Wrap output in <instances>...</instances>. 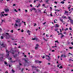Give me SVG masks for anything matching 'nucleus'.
<instances>
[{"label":"nucleus","instance_id":"nucleus-8","mask_svg":"<svg viewBox=\"0 0 73 73\" xmlns=\"http://www.w3.org/2000/svg\"><path fill=\"white\" fill-rule=\"evenodd\" d=\"M60 57H66V55H65V54H62V55Z\"/></svg>","mask_w":73,"mask_h":73},{"label":"nucleus","instance_id":"nucleus-48","mask_svg":"<svg viewBox=\"0 0 73 73\" xmlns=\"http://www.w3.org/2000/svg\"><path fill=\"white\" fill-rule=\"evenodd\" d=\"M45 24H46V22H45L43 23V25H44Z\"/></svg>","mask_w":73,"mask_h":73},{"label":"nucleus","instance_id":"nucleus-59","mask_svg":"<svg viewBox=\"0 0 73 73\" xmlns=\"http://www.w3.org/2000/svg\"><path fill=\"white\" fill-rule=\"evenodd\" d=\"M38 40V39L37 38H36L35 39V40H36V41H37Z\"/></svg>","mask_w":73,"mask_h":73},{"label":"nucleus","instance_id":"nucleus-15","mask_svg":"<svg viewBox=\"0 0 73 73\" xmlns=\"http://www.w3.org/2000/svg\"><path fill=\"white\" fill-rule=\"evenodd\" d=\"M58 29L57 28V29H54V31H58Z\"/></svg>","mask_w":73,"mask_h":73},{"label":"nucleus","instance_id":"nucleus-51","mask_svg":"<svg viewBox=\"0 0 73 73\" xmlns=\"http://www.w3.org/2000/svg\"><path fill=\"white\" fill-rule=\"evenodd\" d=\"M45 5L44 4H43L42 5L43 7H44V6H45Z\"/></svg>","mask_w":73,"mask_h":73},{"label":"nucleus","instance_id":"nucleus-62","mask_svg":"<svg viewBox=\"0 0 73 73\" xmlns=\"http://www.w3.org/2000/svg\"><path fill=\"white\" fill-rule=\"evenodd\" d=\"M36 1L35 0H34V3H35Z\"/></svg>","mask_w":73,"mask_h":73},{"label":"nucleus","instance_id":"nucleus-17","mask_svg":"<svg viewBox=\"0 0 73 73\" xmlns=\"http://www.w3.org/2000/svg\"><path fill=\"white\" fill-rule=\"evenodd\" d=\"M61 3H62V4H64V3H65V2H64V1H62L61 2Z\"/></svg>","mask_w":73,"mask_h":73},{"label":"nucleus","instance_id":"nucleus-16","mask_svg":"<svg viewBox=\"0 0 73 73\" xmlns=\"http://www.w3.org/2000/svg\"><path fill=\"white\" fill-rule=\"evenodd\" d=\"M5 35H8V36H9V37H10V35H9V33H5Z\"/></svg>","mask_w":73,"mask_h":73},{"label":"nucleus","instance_id":"nucleus-18","mask_svg":"<svg viewBox=\"0 0 73 73\" xmlns=\"http://www.w3.org/2000/svg\"><path fill=\"white\" fill-rule=\"evenodd\" d=\"M65 37V36L64 35H62L61 36H60V38H62V37Z\"/></svg>","mask_w":73,"mask_h":73},{"label":"nucleus","instance_id":"nucleus-29","mask_svg":"<svg viewBox=\"0 0 73 73\" xmlns=\"http://www.w3.org/2000/svg\"><path fill=\"white\" fill-rule=\"evenodd\" d=\"M55 42H57L58 44H59V42H58L57 40L55 41Z\"/></svg>","mask_w":73,"mask_h":73},{"label":"nucleus","instance_id":"nucleus-9","mask_svg":"<svg viewBox=\"0 0 73 73\" xmlns=\"http://www.w3.org/2000/svg\"><path fill=\"white\" fill-rule=\"evenodd\" d=\"M36 5H37L36 6V7H37V8L39 7H40V3L37 4Z\"/></svg>","mask_w":73,"mask_h":73},{"label":"nucleus","instance_id":"nucleus-40","mask_svg":"<svg viewBox=\"0 0 73 73\" xmlns=\"http://www.w3.org/2000/svg\"><path fill=\"white\" fill-rule=\"evenodd\" d=\"M23 23H24L25 25H26V24H25V23H26V22H23Z\"/></svg>","mask_w":73,"mask_h":73},{"label":"nucleus","instance_id":"nucleus-60","mask_svg":"<svg viewBox=\"0 0 73 73\" xmlns=\"http://www.w3.org/2000/svg\"><path fill=\"white\" fill-rule=\"evenodd\" d=\"M16 5L15 4H13V6H15Z\"/></svg>","mask_w":73,"mask_h":73},{"label":"nucleus","instance_id":"nucleus-5","mask_svg":"<svg viewBox=\"0 0 73 73\" xmlns=\"http://www.w3.org/2000/svg\"><path fill=\"white\" fill-rule=\"evenodd\" d=\"M4 11L5 12H9V10L8 9H4Z\"/></svg>","mask_w":73,"mask_h":73},{"label":"nucleus","instance_id":"nucleus-52","mask_svg":"<svg viewBox=\"0 0 73 73\" xmlns=\"http://www.w3.org/2000/svg\"><path fill=\"white\" fill-rule=\"evenodd\" d=\"M66 30H68V28H66L65 30V31H66Z\"/></svg>","mask_w":73,"mask_h":73},{"label":"nucleus","instance_id":"nucleus-25","mask_svg":"<svg viewBox=\"0 0 73 73\" xmlns=\"http://www.w3.org/2000/svg\"><path fill=\"white\" fill-rule=\"evenodd\" d=\"M55 11H58V12H59V11H60V10H56V9H55Z\"/></svg>","mask_w":73,"mask_h":73},{"label":"nucleus","instance_id":"nucleus-47","mask_svg":"<svg viewBox=\"0 0 73 73\" xmlns=\"http://www.w3.org/2000/svg\"><path fill=\"white\" fill-rule=\"evenodd\" d=\"M38 11H39V12H40V13H41V11L40 10H39Z\"/></svg>","mask_w":73,"mask_h":73},{"label":"nucleus","instance_id":"nucleus-22","mask_svg":"<svg viewBox=\"0 0 73 73\" xmlns=\"http://www.w3.org/2000/svg\"><path fill=\"white\" fill-rule=\"evenodd\" d=\"M57 21V20L56 19L54 20V23H57V22H56V21Z\"/></svg>","mask_w":73,"mask_h":73},{"label":"nucleus","instance_id":"nucleus-53","mask_svg":"<svg viewBox=\"0 0 73 73\" xmlns=\"http://www.w3.org/2000/svg\"><path fill=\"white\" fill-rule=\"evenodd\" d=\"M24 57H27V55H24Z\"/></svg>","mask_w":73,"mask_h":73},{"label":"nucleus","instance_id":"nucleus-26","mask_svg":"<svg viewBox=\"0 0 73 73\" xmlns=\"http://www.w3.org/2000/svg\"><path fill=\"white\" fill-rule=\"evenodd\" d=\"M60 21H61V22H62V23H63V24H64V23H64V21H63V20H60Z\"/></svg>","mask_w":73,"mask_h":73},{"label":"nucleus","instance_id":"nucleus-4","mask_svg":"<svg viewBox=\"0 0 73 73\" xmlns=\"http://www.w3.org/2000/svg\"><path fill=\"white\" fill-rule=\"evenodd\" d=\"M25 63L24 62L23 63V65L24 66H26V63H27L28 62L27 61V60H25Z\"/></svg>","mask_w":73,"mask_h":73},{"label":"nucleus","instance_id":"nucleus-6","mask_svg":"<svg viewBox=\"0 0 73 73\" xmlns=\"http://www.w3.org/2000/svg\"><path fill=\"white\" fill-rule=\"evenodd\" d=\"M64 14L65 15H68H68H70V14H69V13H68V12L66 11H65Z\"/></svg>","mask_w":73,"mask_h":73},{"label":"nucleus","instance_id":"nucleus-12","mask_svg":"<svg viewBox=\"0 0 73 73\" xmlns=\"http://www.w3.org/2000/svg\"><path fill=\"white\" fill-rule=\"evenodd\" d=\"M35 49H38V46H35Z\"/></svg>","mask_w":73,"mask_h":73},{"label":"nucleus","instance_id":"nucleus-41","mask_svg":"<svg viewBox=\"0 0 73 73\" xmlns=\"http://www.w3.org/2000/svg\"><path fill=\"white\" fill-rule=\"evenodd\" d=\"M69 29L70 30H72V28L71 27H69Z\"/></svg>","mask_w":73,"mask_h":73},{"label":"nucleus","instance_id":"nucleus-45","mask_svg":"<svg viewBox=\"0 0 73 73\" xmlns=\"http://www.w3.org/2000/svg\"><path fill=\"white\" fill-rule=\"evenodd\" d=\"M69 48V49H72V47H70Z\"/></svg>","mask_w":73,"mask_h":73},{"label":"nucleus","instance_id":"nucleus-24","mask_svg":"<svg viewBox=\"0 0 73 73\" xmlns=\"http://www.w3.org/2000/svg\"><path fill=\"white\" fill-rule=\"evenodd\" d=\"M11 71L13 72V73H14L15 72V70H14L13 69H12L11 70Z\"/></svg>","mask_w":73,"mask_h":73},{"label":"nucleus","instance_id":"nucleus-43","mask_svg":"<svg viewBox=\"0 0 73 73\" xmlns=\"http://www.w3.org/2000/svg\"><path fill=\"white\" fill-rule=\"evenodd\" d=\"M2 22L3 23V22H4V21H5L4 20H3V19L1 20Z\"/></svg>","mask_w":73,"mask_h":73},{"label":"nucleus","instance_id":"nucleus-63","mask_svg":"<svg viewBox=\"0 0 73 73\" xmlns=\"http://www.w3.org/2000/svg\"><path fill=\"white\" fill-rule=\"evenodd\" d=\"M54 51H55V50H52V52H54Z\"/></svg>","mask_w":73,"mask_h":73},{"label":"nucleus","instance_id":"nucleus-21","mask_svg":"<svg viewBox=\"0 0 73 73\" xmlns=\"http://www.w3.org/2000/svg\"><path fill=\"white\" fill-rule=\"evenodd\" d=\"M17 20H19V22H18L19 23H20V19H17Z\"/></svg>","mask_w":73,"mask_h":73},{"label":"nucleus","instance_id":"nucleus-11","mask_svg":"<svg viewBox=\"0 0 73 73\" xmlns=\"http://www.w3.org/2000/svg\"><path fill=\"white\" fill-rule=\"evenodd\" d=\"M18 26V25H17V24H15V25H14V27L15 28H16V27H17Z\"/></svg>","mask_w":73,"mask_h":73},{"label":"nucleus","instance_id":"nucleus-50","mask_svg":"<svg viewBox=\"0 0 73 73\" xmlns=\"http://www.w3.org/2000/svg\"><path fill=\"white\" fill-rule=\"evenodd\" d=\"M9 60H12V58H10L9 59Z\"/></svg>","mask_w":73,"mask_h":73},{"label":"nucleus","instance_id":"nucleus-28","mask_svg":"<svg viewBox=\"0 0 73 73\" xmlns=\"http://www.w3.org/2000/svg\"><path fill=\"white\" fill-rule=\"evenodd\" d=\"M4 64H5V65H7V62H6L5 61Z\"/></svg>","mask_w":73,"mask_h":73},{"label":"nucleus","instance_id":"nucleus-36","mask_svg":"<svg viewBox=\"0 0 73 73\" xmlns=\"http://www.w3.org/2000/svg\"><path fill=\"white\" fill-rule=\"evenodd\" d=\"M28 12V10H25V12L27 13V12Z\"/></svg>","mask_w":73,"mask_h":73},{"label":"nucleus","instance_id":"nucleus-7","mask_svg":"<svg viewBox=\"0 0 73 73\" xmlns=\"http://www.w3.org/2000/svg\"><path fill=\"white\" fill-rule=\"evenodd\" d=\"M1 46H2L3 47H5L6 46V45L5 44H4V43H3L1 44Z\"/></svg>","mask_w":73,"mask_h":73},{"label":"nucleus","instance_id":"nucleus-27","mask_svg":"<svg viewBox=\"0 0 73 73\" xmlns=\"http://www.w3.org/2000/svg\"><path fill=\"white\" fill-rule=\"evenodd\" d=\"M62 68H63V67H62V66H61L59 67V69H62Z\"/></svg>","mask_w":73,"mask_h":73},{"label":"nucleus","instance_id":"nucleus-20","mask_svg":"<svg viewBox=\"0 0 73 73\" xmlns=\"http://www.w3.org/2000/svg\"><path fill=\"white\" fill-rule=\"evenodd\" d=\"M21 23H19V27H20L21 26Z\"/></svg>","mask_w":73,"mask_h":73},{"label":"nucleus","instance_id":"nucleus-46","mask_svg":"<svg viewBox=\"0 0 73 73\" xmlns=\"http://www.w3.org/2000/svg\"><path fill=\"white\" fill-rule=\"evenodd\" d=\"M5 12L4 11H3L1 13V14H2L3 13H4Z\"/></svg>","mask_w":73,"mask_h":73},{"label":"nucleus","instance_id":"nucleus-14","mask_svg":"<svg viewBox=\"0 0 73 73\" xmlns=\"http://www.w3.org/2000/svg\"><path fill=\"white\" fill-rule=\"evenodd\" d=\"M62 18H63V19H64V18H65V19H67V18H66V16H63L62 17Z\"/></svg>","mask_w":73,"mask_h":73},{"label":"nucleus","instance_id":"nucleus-42","mask_svg":"<svg viewBox=\"0 0 73 73\" xmlns=\"http://www.w3.org/2000/svg\"><path fill=\"white\" fill-rule=\"evenodd\" d=\"M48 1H49V0H46V3H48Z\"/></svg>","mask_w":73,"mask_h":73},{"label":"nucleus","instance_id":"nucleus-1","mask_svg":"<svg viewBox=\"0 0 73 73\" xmlns=\"http://www.w3.org/2000/svg\"><path fill=\"white\" fill-rule=\"evenodd\" d=\"M45 56L48 57V58H47L46 57V60H48V61H49V60H50V58L49 57V56L48 55H46Z\"/></svg>","mask_w":73,"mask_h":73},{"label":"nucleus","instance_id":"nucleus-37","mask_svg":"<svg viewBox=\"0 0 73 73\" xmlns=\"http://www.w3.org/2000/svg\"><path fill=\"white\" fill-rule=\"evenodd\" d=\"M33 9L35 11V10H36V9L35 8H33L32 9V10H33Z\"/></svg>","mask_w":73,"mask_h":73},{"label":"nucleus","instance_id":"nucleus-30","mask_svg":"<svg viewBox=\"0 0 73 73\" xmlns=\"http://www.w3.org/2000/svg\"><path fill=\"white\" fill-rule=\"evenodd\" d=\"M1 39H3L4 38V37L2 36H1Z\"/></svg>","mask_w":73,"mask_h":73},{"label":"nucleus","instance_id":"nucleus-54","mask_svg":"<svg viewBox=\"0 0 73 73\" xmlns=\"http://www.w3.org/2000/svg\"><path fill=\"white\" fill-rule=\"evenodd\" d=\"M21 32H24V30H23V29H22V31H21Z\"/></svg>","mask_w":73,"mask_h":73},{"label":"nucleus","instance_id":"nucleus-35","mask_svg":"<svg viewBox=\"0 0 73 73\" xmlns=\"http://www.w3.org/2000/svg\"><path fill=\"white\" fill-rule=\"evenodd\" d=\"M27 33H31V31H29V30L27 31Z\"/></svg>","mask_w":73,"mask_h":73},{"label":"nucleus","instance_id":"nucleus-61","mask_svg":"<svg viewBox=\"0 0 73 73\" xmlns=\"http://www.w3.org/2000/svg\"><path fill=\"white\" fill-rule=\"evenodd\" d=\"M63 34H66V32H64L63 33Z\"/></svg>","mask_w":73,"mask_h":73},{"label":"nucleus","instance_id":"nucleus-10","mask_svg":"<svg viewBox=\"0 0 73 73\" xmlns=\"http://www.w3.org/2000/svg\"><path fill=\"white\" fill-rule=\"evenodd\" d=\"M32 67L33 68V69H34V68H35V69H36V68H37V67L35 66H32Z\"/></svg>","mask_w":73,"mask_h":73},{"label":"nucleus","instance_id":"nucleus-2","mask_svg":"<svg viewBox=\"0 0 73 73\" xmlns=\"http://www.w3.org/2000/svg\"><path fill=\"white\" fill-rule=\"evenodd\" d=\"M35 62L36 64H38V63H41L42 61H40L39 60H35Z\"/></svg>","mask_w":73,"mask_h":73},{"label":"nucleus","instance_id":"nucleus-55","mask_svg":"<svg viewBox=\"0 0 73 73\" xmlns=\"http://www.w3.org/2000/svg\"><path fill=\"white\" fill-rule=\"evenodd\" d=\"M36 46H38V44H36Z\"/></svg>","mask_w":73,"mask_h":73},{"label":"nucleus","instance_id":"nucleus-58","mask_svg":"<svg viewBox=\"0 0 73 73\" xmlns=\"http://www.w3.org/2000/svg\"><path fill=\"white\" fill-rule=\"evenodd\" d=\"M36 72H38V69L36 70Z\"/></svg>","mask_w":73,"mask_h":73},{"label":"nucleus","instance_id":"nucleus-3","mask_svg":"<svg viewBox=\"0 0 73 73\" xmlns=\"http://www.w3.org/2000/svg\"><path fill=\"white\" fill-rule=\"evenodd\" d=\"M6 56L7 57H9V51H8L6 50Z\"/></svg>","mask_w":73,"mask_h":73},{"label":"nucleus","instance_id":"nucleus-31","mask_svg":"<svg viewBox=\"0 0 73 73\" xmlns=\"http://www.w3.org/2000/svg\"><path fill=\"white\" fill-rule=\"evenodd\" d=\"M4 16H8V14H4Z\"/></svg>","mask_w":73,"mask_h":73},{"label":"nucleus","instance_id":"nucleus-23","mask_svg":"<svg viewBox=\"0 0 73 73\" xmlns=\"http://www.w3.org/2000/svg\"><path fill=\"white\" fill-rule=\"evenodd\" d=\"M43 39H44V41H47V40L45 39V38H43Z\"/></svg>","mask_w":73,"mask_h":73},{"label":"nucleus","instance_id":"nucleus-49","mask_svg":"<svg viewBox=\"0 0 73 73\" xmlns=\"http://www.w3.org/2000/svg\"><path fill=\"white\" fill-rule=\"evenodd\" d=\"M54 3H55V4H57V2L56 1H55L54 2Z\"/></svg>","mask_w":73,"mask_h":73},{"label":"nucleus","instance_id":"nucleus-33","mask_svg":"<svg viewBox=\"0 0 73 73\" xmlns=\"http://www.w3.org/2000/svg\"><path fill=\"white\" fill-rule=\"evenodd\" d=\"M0 32H2V29L1 28H0Z\"/></svg>","mask_w":73,"mask_h":73},{"label":"nucleus","instance_id":"nucleus-56","mask_svg":"<svg viewBox=\"0 0 73 73\" xmlns=\"http://www.w3.org/2000/svg\"><path fill=\"white\" fill-rule=\"evenodd\" d=\"M30 7H32V5L31 4L30 5Z\"/></svg>","mask_w":73,"mask_h":73},{"label":"nucleus","instance_id":"nucleus-19","mask_svg":"<svg viewBox=\"0 0 73 73\" xmlns=\"http://www.w3.org/2000/svg\"><path fill=\"white\" fill-rule=\"evenodd\" d=\"M68 19L69 20H72L71 18H70V17H68Z\"/></svg>","mask_w":73,"mask_h":73},{"label":"nucleus","instance_id":"nucleus-32","mask_svg":"<svg viewBox=\"0 0 73 73\" xmlns=\"http://www.w3.org/2000/svg\"><path fill=\"white\" fill-rule=\"evenodd\" d=\"M42 58H45V55H44L42 57Z\"/></svg>","mask_w":73,"mask_h":73},{"label":"nucleus","instance_id":"nucleus-57","mask_svg":"<svg viewBox=\"0 0 73 73\" xmlns=\"http://www.w3.org/2000/svg\"><path fill=\"white\" fill-rule=\"evenodd\" d=\"M24 70V68H23L22 70H21V71L22 72H23V70Z\"/></svg>","mask_w":73,"mask_h":73},{"label":"nucleus","instance_id":"nucleus-39","mask_svg":"<svg viewBox=\"0 0 73 73\" xmlns=\"http://www.w3.org/2000/svg\"><path fill=\"white\" fill-rule=\"evenodd\" d=\"M16 23H19V20H16Z\"/></svg>","mask_w":73,"mask_h":73},{"label":"nucleus","instance_id":"nucleus-13","mask_svg":"<svg viewBox=\"0 0 73 73\" xmlns=\"http://www.w3.org/2000/svg\"><path fill=\"white\" fill-rule=\"evenodd\" d=\"M71 24L73 25V20H71L70 21Z\"/></svg>","mask_w":73,"mask_h":73},{"label":"nucleus","instance_id":"nucleus-38","mask_svg":"<svg viewBox=\"0 0 73 73\" xmlns=\"http://www.w3.org/2000/svg\"><path fill=\"white\" fill-rule=\"evenodd\" d=\"M14 11H15V12H18L16 10V9H15L14 10Z\"/></svg>","mask_w":73,"mask_h":73},{"label":"nucleus","instance_id":"nucleus-44","mask_svg":"<svg viewBox=\"0 0 73 73\" xmlns=\"http://www.w3.org/2000/svg\"><path fill=\"white\" fill-rule=\"evenodd\" d=\"M56 27H58V25L57 24L56 25Z\"/></svg>","mask_w":73,"mask_h":73},{"label":"nucleus","instance_id":"nucleus-34","mask_svg":"<svg viewBox=\"0 0 73 73\" xmlns=\"http://www.w3.org/2000/svg\"><path fill=\"white\" fill-rule=\"evenodd\" d=\"M11 33H13V30H11Z\"/></svg>","mask_w":73,"mask_h":73},{"label":"nucleus","instance_id":"nucleus-64","mask_svg":"<svg viewBox=\"0 0 73 73\" xmlns=\"http://www.w3.org/2000/svg\"><path fill=\"white\" fill-rule=\"evenodd\" d=\"M71 44H72V45H73V42H72L71 43Z\"/></svg>","mask_w":73,"mask_h":73}]
</instances>
